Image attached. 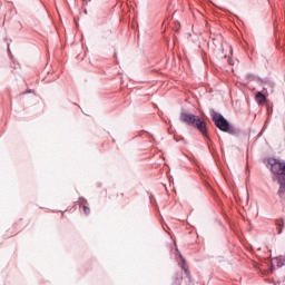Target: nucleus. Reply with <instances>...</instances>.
<instances>
[{
    "mask_svg": "<svg viewBox=\"0 0 285 285\" xmlns=\"http://www.w3.org/2000/svg\"><path fill=\"white\" fill-rule=\"evenodd\" d=\"M179 121L186 124L187 126H193L194 128H197V130L203 134V137H205L207 141H210V138L208 137V127L199 116L181 111L179 116Z\"/></svg>",
    "mask_w": 285,
    "mask_h": 285,
    "instance_id": "obj_1",
    "label": "nucleus"
},
{
    "mask_svg": "<svg viewBox=\"0 0 285 285\" xmlns=\"http://www.w3.org/2000/svg\"><path fill=\"white\" fill-rule=\"evenodd\" d=\"M269 165L271 171L273 173V175H275L274 181H277V184L279 185L278 196L283 198L285 197V161L271 159Z\"/></svg>",
    "mask_w": 285,
    "mask_h": 285,
    "instance_id": "obj_2",
    "label": "nucleus"
},
{
    "mask_svg": "<svg viewBox=\"0 0 285 285\" xmlns=\"http://www.w3.org/2000/svg\"><path fill=\"white\" fill-rule=\"evenodd\" d=\"M212 119L218 128V130H222V132H228L229 135H236L237 129L233 126H230V122H228V119L224 117V115L215 111L214 109L210 110Z\"/></svg>",
    "mask_w": 285,
    "mask_h": 285,
    "instance_id": "obj_3",
    "label": "nucleus"
},
{
    "mask_svg": "<svg viewBox=\"0 0 285 285\" xmlns=\"http://www.w3.org/2000/svg\"><path fill=\"white\" fill-rule=\"evenodd\" d=\"M275 264L278 268H282V266H285V256H278L274 258L272 261V268H274Z\"/></svg>",
    "mask_w": 285,
    "mask_h": 285,
    "instance_id": "obj_4",
    "label": "nucleus"
},
{
    "mask_svg": "<svg viewBox=\"0 0 285 285\" xmlns=\"http://www.w3.org/2000/svg\"><path fill=\"white\" fill-rule=\"evenodd\" d=\"M262 83H264L263 90L265 92H268V88H269L271 92H273V90L275 88V82H273L271 80H262Z\"/></svg>",
    "mask_w": 285,
    "mask_h": 285,
    "instance_id": "obj_5",
    "label": "nucleus"
},
{
    "mask_svg": "<svg viewBox=\"0 0 285 285\" xmlns=\"http://www.w3.org/2000/svg\"><path fill=\"white\" fill-rule=\"evenodd\" d=\"M79 204H80V208L83 209L85 215H90V208L86 206V204H88V200H86V198L83 197H80Z\"/></svg>",
    "mask_w": 285,
    "mask_h": 285,
    "instance_id": "obj_6",
    "label": "nucleus"
},
{
    "mask_svg": "<svg viewBox=\"0 0 285 285\" xmlns=\"http://www.w3.org/2000/svg\"><path fill=\"white\" fill-rule=\"evenodd\" d=\"M256 101L257 104H266V96L262 91H258L256 94Z\"/></svg>",
    "mask_w": 285,
    "mask_h": 285,
    "instance_id": "obj_7",
    "label": "nucleus"
},
{
    "mask_svg": "<svg viewBox=\"0 0 285 285\" xmlns=\"http://www.w3.org/2000/svg\"><path fill=\"white\" fill-rule=\"evenodd\" d=\"M180 259H181V269L187 274L190 275V272L188 271V265H186V259H184V256H181V254L179 255Z\"/></svg>",
    "mask_w": 285,
    "mask_h": 285,
    "instance_id": "obj_8",
    "label": "nucleus"
},
{
    "mask_svg": "<svg viewBox=\"0 0 285 285\" xmlns=\"http://www.w3.org/2000/svg\"><path fill=\"white\" fill-rule=\"evenodd\" d=\"M276 226H277L278 235H282V228H284V219L276 220Z\"/></svg>",
    "mask_w": 285,
    "mask_h": 285,
    "instance_id": "obj_9",
    "label": "nucleus"
},
{
    "mask_svg": "<svg viewBox=\"0 0 285 285\" xmlns=\"http://www.w3.org/2000/svg\"><path fill=\"white\" fill-rule=\"evenodd\" d=\"M177 142L183 141L184 144H186V139L185 138H180V139H176Z\"/></svg>",
    "mask_w": 285,
    "mask_h": 285,
    "instance_id": "obj_10",
    "label": "nucleus"
}]
</instances>
